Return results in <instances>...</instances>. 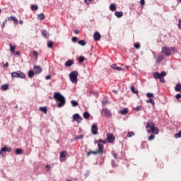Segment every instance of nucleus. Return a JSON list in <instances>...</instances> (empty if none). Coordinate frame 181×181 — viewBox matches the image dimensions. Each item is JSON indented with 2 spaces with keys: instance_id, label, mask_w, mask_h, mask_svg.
I'll use <instances>...</instances> for the list:
<instances>
[{
  "instance_id": "obj_54",
  "label": "nucleus",
  "mask_w": 181,
  "mask_h": 181,
  "mask_svg": "<svg viewBox=\"0 0 181 181\" xmlns=\"http://www.w3.org/2000/svg\"><path fill=\"white\" fill-rule=\"evenodd\" d=\"M16 54L17 56H20V55H21V52H20L19 51H17V52H16Z\"/></svg>"
},
{
  "instance_id": "obj_5",
  "label": "nucleus",
  "mask_w": 181,
  "mask_h": 181,
  "mask_svg": "<svg viewBox=\"0 0 181 181\" xmlns=\"http://www.w3.org/2000/svg\"><path fill=\"white\" fill-rule=\"evenodd\" d=\"M11 77L13 78H25L26 76L25 74L21 71H17L11 73Z\"/></svg>"
},
{
  "instance_id": "obj_55",
  "label": "nucleus",
  "mask_w": 181,
  "mask_h": 181,
  "mask_svg": "<svg viewBox=\"0 0 181 181\" xmlns=\"http://www.w3.org/2000/svg\"><path fill=\"white\" fill-rule=\"evenodd\" d=\"M136 110L137 111H139V110H141V106H137V107H136Z\"/></svg>"
},
{
  "instance_id": "obj_50",
  "label": "nucleus",
  "mask_w": 181,
  "mask_h": 181,
  "mask_svg": "<svg viewBox=\"0 0 181 181\" xmlns=\"http://www.w3.org/2000/svg\"><path fill=\"white\" fill-rule=\"evenodd\" d=\"M178 28H179V29H181V19L179 20Z\"/></svg>"
},
{
  "instance_id": "obj_27",
  "label": "nucleus",
  "mask_w": 181,
  "mask_h": 181,
  "mask_svg": "<svg viewBox=\"0 0 181 181\" xmlns=\"http://www.w3.org/2000/svg\"><path fill=\"white\" fill-rule=\"evenodd\" d=\"M33 76H35V72L33 70L29 71H28V77L30 78H32L33 77Z\"/></svg>"
},
{
  "instance_id": "obj_13",
  "label": "nucleus",
  "mask_w": 181,
  "mask_h": 181,
  "mask_svg": "<svg viewBox=\"0 0 181 181\" xmlns=\"http://www.w3.org/2000/svg\"><path fill=\"white\" fill-rule=\"evenodd\" d=\"M111 67L113 70H117V71H124V70H125L124 69L117 66V64H112Z\"/></svg>"
},
{
  "instance_id": "obj_24",
  "label": "nucleus",
  "mask_w": 181,
  "mask_h": 181,
  "mask_svg": "<svg viewBox=\"0 0 181 181\" xmlns=\"http://www.w3.org/2000/svg\"><path fill=\"white\" fill-rule=\"evenodd\" d=\"M83 118H85V119H88L90 118V113L88 112H85L83 113Z\"/></svg>"
},
{
  "instance_id": "obj_39",
  "label": "nucleus",
  "mask_w": 181,
  "mask_h": 181,
  "mask_svg": "<svg viewBox=\"0 0 181 181\" xmlns=\"http://www.w3.org/2000/svg\"><path fill=\"white\" fill-rule=\"evenodd\" d=\"M146 103H150L153 105H155V101L152 98H150L148 100L146 101Z\"/></svg>"
},
{
  "instance_id": "obj_14",
  "label": "nucleus",
  "mask_w": 181,
  "mask_h": 181,
  "mask_svg": "<svg viewBox=\"0 0 181 181\" xmlns=\"http://www.w3.org/2000/svg\"><path fill=\"white\" fill-rule=\"evenodd\" d=\"M66 156H67V151H64L60 153L61 160H66Z\"/></svg>"
},
{
  "instance_id": "obj_29",
  "label": "nucleus",
  "mask_w": 181,
  "mask_h": 181,
  "mask_svg": "<svg viewBox=\"0 0 181 181\" xmlns=\"http://www.w3.org/2000/svg\"><path fill=\"white\" fill-rule=\"evenodd\" d=\"M71 104L72 105V107H77L78 105V102L76 100H71Z\"/></svg>"
},
{
  "instance_id": "obj_60",
  "label": "nucleus",
  "mask_w": 181,
  "mask_h": 181,
  "mask_svg": "<svg viewBox=\"0 0 181 181\" xmlns=\"http://www.w3.org/2000/svg\"><path fill=\"white\" fill-rule=\"evenodd\" d=\"M103 104H107V102H103Z\"/></svg>"
},
{
  "instance_id": "obj_45",
  "label": "nucleus",
  "mask_w": 181,
  "mask_h": 181,
  "mask_svg": "<svg viewBox=\"0 0 181 181\" xmlns=\"http://www.w3.org/2000/svg\"><path fill=\"white\" fill-rule=\"evenodd\" d=\"M77 40H78V38H77V37H72V42L74 43H76L77 42Z\"/></svg>"
},
{
  "instance_id": "obj_17",
  "label": "nucleus",
  "mask_w": 181,
  "mask_h": 181,
  "mask_svg": "<svg viewBox=\"0 0 181 181\" xmlns=\"http://www.w3.org/2000/svg\"><path fill=\"white\" fill-rule=\"evenodd\" d=\"M74 63L73 60L69 59L65 63V66L66 67H71V66H73Z\"/></svg>"
},
{
  "instance_id": "obj_47",
  "label": "nucleus",
  "mask_w": 181,
  "mask_h": 181,
  "mask_svg": "<svg viewBox=\"0 0 181 181\" xmlns=\"http://www.w3.org/2000/svg\"><path fill=\"white\" fill-rule=\"evenodd\" d=\"M83 136H83V135L76 136V139H83Z\"/></svg>"
},
{
  "instance_id": "obj_56",
  "label": "nucleus",
  "mask_w": 181,
  "mask_h": 181,
  "mask_svg": "<svg viewBox=\"0 0 181 181\" xmlns=\"http://www.w3.org/2000/svg\"><path fill=\"white\" fill-rule=\"evenodd\" d=\"M19 23H20V25H23V21L21 20V21H19Z\"/></svg>"
},
{
  "instance_id": "obj_20",
  "label": "nucleus",
  "mask_w": 181,
  "mask_h": 181,
  "mask_svg": "<svg viewBox=\"0 0 181 181\" xmlns=\"http://www.w3.org/2000/svg\"><path fill=\"white\" fill-rule=\"evenodd\" d=\"M115 15L117 18H122L123 13L122 11H115Z\"/></svg>"
},
{
  "instance_id": "obj_44",
  "label": "nucleus",
  "mask_w": 181,
  "mask_h": 181,
  "mask_svg": "<svg viewBox=\"0 0 181 181\" xmlns=\"http://www.w3.org/2000/svg\"><path fill=\"white\" fill-rule=\"evenodd\" d=\"M6 22H8V20L4 21L3 22V23L1 24L2 29H4V28H5V25H6Z\"/></svg>"
},
{
  "instance_id": "obj_8",
  "label": "nucleus",
  "mask_w": 181,
  "mask_h": 181,
  "mask_svg": "<svg viewBox=\"0 0 181 181\" xmlns=\"http://www.w3.org/2000/svg\"><path fill=\"white\" fill-rule=\"evenodd\" d=\"M73 119H74V121H76V122H78V124H80V122H81V121L83 120V118L81 117H80V115L75 114L73 115Z\"/></svg>"
},
{
  "instance_id": "obj_48",
  "label": "nucleus",
  "mask_w": 181,
  "mask_h": 181,
  "mask_svg": "<svg viewBox=\"0 0 181 181\" xmlns=\"http://www.w3.org/2000/svg\"><path fill=\"white\" fill-rule=\"evenodd\" d=\"M140 4L142 6L145 5V0H140Z\"/></svg>"
},
{
  "instance_id": "obj_49",
  "label": "nucleus",
  "mask_w": 181,
  "mask_h": 181,
  "mask_svg": "<svg viewBox=\"0 0 181 181\" xmlns=\"http://www.w3.org/2000/svg\"><path fill=\"white\" fill-rule=\"evenodd\" d=\"M33 56H35V57H37L38 53L37 51H33Z\"/></svg>"
},
{
  "instance_id": "obj_21",
  "label": "nucleus",
  "mask_w": 181,
  "mask_h": 181,
  "mask_svg": "<svg viewBox=\"0 0 181 181\" xmlns=\"http://www.w3.org/2000/svg\"><path fill=\"white\" fill-rule=\"evenodd\" d=\"M119 112L122 115H125V114H128V108H124L122 110H120Z\"/></svg>"
},
{
  "instance_id": "obj_62",
  "label": "nucleus",
  "mask_w": 181,
  "mask_h": 181,
  "mask_svg": "<svg viewBox=\"0 0 181 181\" xmlns=\"http://www.w3.org/2000/svg\"><path fill=\"white\" fill-rule=\"evenodd\" d=\"M0 13H1V9H0Z\"/></svg>"
},
{
  "instance_id": "obj_36",
  "label": "nucleus",
  "mask_w": 181,
  "mask_h": 181,
  "mask_svg": "<svg viewBox=\"0 0 181 181\" xmlns=\"http://www.w3.org/2000/svg\"><path fill=\"white\" fill-rule=\"evenodd\" d=\"M22 153V150L21 148L16 149V155H21Z\"/></svg>"
},
{
  "instance_id": "obj_41",
  "label": "nucleus",
  "mask_w": 181,
  "mask_h": 181,
  "mask_svg": "<svg viewBox=\"0 0 181 181\" xmlns=\"http://www.w3.org/2000/svg\"><path fill=\"white\" fill-rule=\"evenodd\" d=\"M146 97H147L148 98H152L153 97V94L151 93H148L146 94Z\"/></svg>"
},
{
  "instance_id": "obj_19",
  "label": "nucleus",
  "mask_w": 181,
  "mask_h": 181,
  "mask_svg": "<svg viewBox=\"0 0 181 181\" xmlns=\"http://www.w3.org/2000/svg\"><path fill=\"white\" fill-rule=\"evenodd\" d=\"M7 21H13V22H15V23H18V18H16V17H15V16L8 17Z\"/></svg>"
},
{
  "instance_id": "obj_43",
  "label": "nucleus",
  "mask_w": 181,
  "mask_h": 181,
  "mask_svg": "<svg viewBox=\"0 0 181 181\" xmlns=\"http://www.w3.org/2000/svg\"><path fill=\"white\" fill-rule=\"evenodd\" d=\"M85 59L86 58H84V57H80L79 59H78L79 63H83V62H84Z\"/></svg>"
},
{
  "instance_id": "obj_58",
  "label": "nucleus",
  "mask_w": 181,
  "mask_h": 181,
  "mask_svg": "<svg viewBox=\"0 0 181 181\" xmlns=\"http://www.w3.org/2000/svg\"><path fill=\"white\" fill-rule=\"evenodd\" d=\"M74 32V33H76V35L78 34V31L76 30H75Z\"/></svg>"
},
{
  "instance_id": "obj_38",
  "label": "nucleus",
  "mask_w": 181,
  "mask_h": 181,
  "mask_svg": "<svg viewBox=\"0 0 181 181\" xmlns=\"http://www.w3.org/2000/svg\"><path fill=\"white\" fill-rule=\"evenodd\" d=\"M153 139H155V135H153V134H151V136H149L148 137V141H153Z\"/></svg>"
},
{
  "instance_id": "obj_59",
  "label": "nucleus",
  "mask_w": 181,
  "mask_h": 181,
  "mask_svg": "<svg viewBox=\"0 0 181 181\" xmlns=\"http://www.w3.org/2000/svg\"><path fill=\"white\" fill-rule=\"evenodd\" d=\"M94 144H98V141L95 140Z\"/></svg>"
},
{
  "instance_id": "obj_33",
  "label": "nucleus",
  "mask_w": 181,
  "mask_h": 181,
  "mask_svg": "<svg viewBox=\"0 0 181 181\" xmlns=\"http://www.w3.org/2000/svg\"><path fill=\"white\" fill-rule=\"evenodd\" d=\"M134 135H135V133H134L133 132H129L127 133L128 138H132V136H134Z\"/></svg>"
},
{
  "instance_id": "obj_23",
  "label": "nucleus",
  "mask_w": 181,
  "mask_h": 181,
  "mask_svg": "<svg viewBox=\"0 0 181 181\" xmlns=\"http://www.w3.org/2000/svg\"><path fill=\"white\" fill-rule=\"evenodd\" d=\"M40 111H42L45 114H47V107H40Z\"/></svg>"
},
{
  "instance_id": "obj_28",
  "label": "nucleus",
  "mask_w": 181,
  "mask_h": 181,
  "mask_svg": "<svg viewBox=\"0 0 181 181\" xmlns=\"http://www.w3.org/2000/svg\"><path fill=\"white\" fill-rule=\"evenodd\" d=\"M9 46H10V50L11 52V53H15V49H16V47L12 45V44H9Z\"/></svg>"
},
{
  "instance_id": "obj_42",
  "label": "nucleus",
  "mask_w": 181,
  "mask_h": 181,
  "mask_svg": "<svg viewBox=\"0 0 181 181\" xmlns=\"http://www.w3.org/2000/svg\"><path fill=\"white\" fill-rule=\"evenodd\" d=\"M175 98L178 100L180 103H181V95L180 94H177L175 96Z\"/></svg>"
},
{
  "instance_id": "obj_51",
  "label": "nucleus",
  "mask_w": 181,
  "mask_h": 181,
  "mask_svg": "<svg viewBox=\"0 0 181 181\" xmlns=\"http://www.w3.org/2000/svg\"><path fill=\"white\" fill-rule=\"evenodd\" d=\"M46 80H50V78H52V76L50 75H47L46 77H45Z\"/></svg>"
},
{
  "instance_id": "obj_6",
  "label": "nucleus",
  "mask_w": 181,
  "mask_h": 181,
  "mask_svg": "<svg viewBox=\"0 0 181 181\" xmlns=\"http://www.w3.org/2000/svg\"><path fill=\"white\" fill-rule=\"evenodd\" d=\"M78 76V72L76 71H71L69 74V78L74 84L77 83V77Z\"/></svg>"
},
{
  "instance_id": "obj_26",
  "label": "nucleus",
  "mask_w": 181,
  "mask_h": 181,
  "mask_svg": "<svg viewBox=\"0 0 181 181\" xmlns=\"http://www.w3.org/2000/svg\"><path fill=\"white\" fill-rule=\"evenodd\" d=\"M162 60H163V56L160 55L156 59V63H160V62H162Z\"/></svg>"
},
{
  "instance_id": "obj_7",
  "label": "nucleus",
  "mask_w": 181,
  "mask_h": 181,
  "mask_svg": "<svg viewBox=\"0 0 181 181\" xmlns=\"http://www.w3.org/2000/svg\"><path fill=\"white\" fill-rule=\"evenodd\" d=\"M106 136V143L108 142L109 144H114V141H115V136H114V134L107 133Z\"/></svg>"
},
{
  "instance_id": "obj_53",
  "label": "nucleus",
  "mask_w": 181,
  "mask_h": 181,
  "mask_svg": "<svg viewBox=\"0 0 181 181\" xmlns=\"http://www.w3.org/2000/svg\"><path fill=\"white\" fill-rule=\"evenodd\" d=\"M8 66H9V64L8 62H6L4 65V68H6L8 67Z\"/></svg>"
},
{
  "instance_id": "obj_1",
  "label": "nucleus",
  "mask_w": 181,
  "mask_h": 181,
  "mask_svg": "<svg viewBox=\"0 0 181 181\" xmlns=\"http://www.w3.org/2000/svg\"><path fill=\"white\" fill-rule=\"evenodd\" d=\"M107 144L106 140L99 139L98 144V150L93 151H90L87 153V156H90V155H97L100 153H104V145Z\"/></svg>"
},
{
  "instance_id": "obj_34",
  "label": "nucleus",
  "mask_w": 181,
  "mask_h": 181,
  "mask_svg": "<svg viewBox=\"0 0 181 181\" xmlns=\"http://www.w3.org/2000/svg\"><path fill=\"white\" fill-rule=\"evenodd\" d=\"M31 9H32V11H37L38 7L37 5L33 4V5H31Z\"/></svg>"
},
{
  "instance_id": "obj_15",
  "label": "nucleus",
  "mask_w": 181,
  "mask_h": 181,
  "mask_svg": "<svg viewBox=\"0 0 181 181\" xmlns=\"http://www.w3.org/2000/svg\"><path fill=\"white\" fill-rule=\"evenodd\" d=\"M94 40L98 41L101 39V35L98 32H95L93 35Z\"/></svg>"
},
{
  "instance_id": "obj_57",
  "label": "nucleus",
  "mask_w": 181,
  "mask_h": 181,
  "mask_svg": "<svg viewBox=\"0 0 181 181\" xmlns=\"http://www.w3.org/2000/svg\"><path fill=\"white\" fill-rule=\"evenodd\" d=\"M113 156H114L115 159H117V153H113Z\"/></svg>"
},
{
  "instance_id": "obj_35",
  "label": "nucleus",
  "mask_w": 181,
  "mask_h": 181,
  "mask_svg": "<svg viewBox=\"0 0 181 181\" xmlns=\"http://www.w3.org/2000/svg\"><path fill=\"white\" fill-rule=\"evenodd\" d=\"M47 47H49V49H52L53 47V42L52 41L48 42Z\"/></svg>"
},
{
  "instance_id": "obj_2",
  "label": "nucleus",
  "mask_w": 181,
  "mask_h": 181,
  "mask_svg": "<svg viewBox=\"0 0 181 181\" xmlns=\"http://www.w3.org/2000/svg\"><path fill=\"white\" fill-rule=\"evenodd\" d=\"M146 129L148 134H153L154 135L159 134V129L155 127V122L153 121H149L146 123Z\"/></svg>"
},
{
  "instance_id": "obj_61",
  "label": "nucleus",
  "mask_w": 181,
  "mask_h": 181,
  "mask_svg": "<svg viewBox=\"0 0 181 181\" xmlns=\"http://www.w3.org/2000/svg\"><path fill=\"white\" fill-rule=\"evenodd\" d=\"M16 108H18V105L16 106Z\"/></svg>"
},
{
  "instance_id": "obj_11",
  "label": "nucleus",
  "mask_w": 181,
  "mask_h": 181,
  "mask_svg": "<svg viewBox=\"0 0 181 181\" xmlns=\"http://www.w3.org/2000/svg\"><path fill=\"white\" fill-rule=\"evenodd\" d=\"M91 132L93 135H97L98 133V127L97 124H93L91 127Z\"/></svg>"
},
{
  "instance_id": "obj_31",
  "label": "nucleus",
  "mask_w": 181,
  "mask_h": 181,
  "mask_svg": "<svg viewBox=\"0 0 181 181\" xmlns=\"http://www.w3.org/2000/svg\"><path fill=\"white\" fill-rule=\"evenodd\" d=\"M37 16L40 21H43V19H45V14L43 13L38 14Z\"/></svg>"
},
{
  "instance_id": "obj_9",
  "label": "nucleus",
  "mask_w": 181,
  "mask_h": 181,
  "mask_svg": "<svg viewBox=\"0 0 181 181\" xmlns=\"http://www.w3.org/2000/svg\"><path fill=\"white\" fill-rule=\"evenodd\" d=\"M11 151H12V148H11V147H7L6 146H4L0 150V155H2V153L5 152H11Z\"/></svg>"
},
{
  "instance_id": "obj_16",
  "label": "nucleus",
  "mask_w": 181,
  "mask_h": 181,
  "mask_svg": "<svg viewBox=\"0 0 181 181\" xmlns=\"http://www.w3.org/2000/svg\"><path fill=\"white\" fill-rule=\"evenodd\" d=\"M103 112L106 117H111V112L108 109H103Z\"/></svg>"
},
{
  "instance_id": "obj_25",
  "label": "nucleus",
  "mask_w": 181,
  "mask_h": 181,
  "mask_svg": "<svg viewBox=\"0 0 181 181\" xmlns=\"http://www.w3.org/2000/svg\"><path fill=\"white\" fill-rule=\"evenodd\" d=\"M110 11H112V12H114V11L117 9V7H115V4H110Z\"/></svg>"
},
{
  "instance_id": "obj_10",
  "label": "nucleus",
  "mask_w": 181,
  "mask_h": 181,
  "mask_svg": "<svg viewBox=\"0 0 181 181\" xmlns=\"http://www.w3.org/2000/svg\"><path fill=\"white\" fill-rule=\"evenodd\" d=\"M162 52L165 56H170V49L168 47H163L162 48Z\"/></svg>"
},
{
  "instance_id": "obj_18",
  "label": "nucleus",
  "mask_w": 181,
  "mask_h": 181,
  "mask_svg": "<svg viewBox=\"0 0 181 181\" xmlns=\"http://www.w3.org/2000/svg\"><path fill=\"white\" fill-rule=\"evenodd\" d=\"M42 36H43L44 37H45L46 39H47V37H49V32H47V30H44L42 31Z\"/></svg>"
},
{
  "instance_id": "obj_46",
  "label": "nucleus",
  "mask_w": 181,
  "mask_h": 181,
  "mask_svg": "<svg viewBox=\"0 0 181 181\" xmlns=\"http://www.w3.org/2000/svg\"><path fill=\"white\" fill-rule=\"evenodd\" d=\"M93 0H84V2H85V4H86L87 5H88L89 4H91V1H92Z\"/></svg>"
},
{
  "instance_id": "obj_12",
  "label": "nucleus",
  "mask_w": 181,
  "mask_h": 181,
  "mask_svg": "<svg viewBox=\"0 0 181 181\" xmlns=\"http://www.w3.org/2000/svg\"><path fill=\"white\" fill-rule=\"evenodd\" d=\"M33 69L35 74H40L42 73V67L40 66H34Z\"/></svg>"
},
{
  "instance_id": "obj_30",
  "label": "nucleus",
  "mask_w": 181,
  "mask_h": 181,
  "mask_svg": "<svg viewBox=\"0 0 181 181\" xmlns=\"http://www.w3.org/2000/svg\"><path fill=\"white\" fill-rule=\"evenodd\" d=\"M78 45H81V46H86V42L83 40H81L78 42Z\"/></svg>"
},
{
  "instance_id": "obj_22",
  "label": "nucleus",
  "mask_w": 181,
  "mask_h": 181,
  "mask_svg": "<svg viewBox=\"0 0 181 181\" xmlns=\"http://www.w3.org/2000/svg\"><path fill=\"white\" fill-rule=\"evenodd\" d=\"M9 88V85L8 84H4L1 86V89L3 91H6Z\"/></svg>"
},
{
  "instance_id": "obj_37",
  "label": "nucleus",
  "mask_w": 181,
  "mask_h": 181,
  "mask_svg": "<svg viewBox=\"0 0 181 181\" xmlns=\"http://www.w3.org/2000/svg\"><path fill=\"white\" fill-rule=\"evenodd\" d=\"M131 90L132 91V93H134V94H138V90H135V86H132L131 87Z\"/></svg>"
},
{
  "instance_id": "obj_63",
  "label": "nucleus",
  "mask_w": 181,
  "mask_h": 181,
  "mask_svg": "<svg viewBox=\"0 0 181 181\" xmlns=\"http://www.w3.org/2000/svg\"><path fill=\"white\" fill-rule=\"evenodd\" d=\"M180 1L181 2V0H180Z\"/></svg>"
},
{
  "instance_id": "obj_4",
  "label": "nucleus",
  "mask_w": 181,
  "mask_h": 181,
  "mask_svg": "<svg viewBox=\"0 0 181 181\" xmlns=\"http://www.w3.org/2000/svg\"><path fill=\"white\" fill-rule=\"evenodd\" d=\"M166 76V72L162 71L160 74L159 72H154L153 73V78H156V80H159L160 83H165V78L163 77Z\"/></svg>"
},
{
  "instance_id": "obj_40",
  "label": "nucleus",
  "mask_w": 181,
  "mask_h": 181,
  "mask_svg": "<svg viewBox=\"0 0 181 181\" xmlns=\"http://www.w3.org/2000/svg\"><path fill=\"white\" fill-rule=\"evenodd\" d=\"M134 47H135L136 49H141V44H139V43H138V42L135 43V44H134Z\"/></svg>"
},
{
  "instance_id": "obj_3",
  "label": "nucleus",
  "mask_w": 181,
  "mask_h": 181,
  "mask_svg": "<svg viewBox=\"0 0 181 181\" xmlns=\"http://www.w3.org/2000/svg\"><path fill=\"white\" fill-rule=\"evenodd\" d=\"M54 98L56 100L57 103L58 108H62V107H64L66 104V98L62 93L57 92L54 94Z\"/></svg>"
},
{
  "instance_id": "obj_32",
  "label": "nucleus",
  "mask_w": 181,
  "mask_h": 181,
  "mask_svg": "<svg viewBox=\"0 0 181 181\" xmlns=\"http://www.w3.org/2000/svg\"><path fill=\"white\" fill-rule=\"evenodd\" d=\"M175 91L181 92V84H177L176 85Z\"/></svg>"
},
{
  "instance_id": "obj_52",
  "label": "nucleus",
  "mask_w": 181,
  "mask_h": 181,
  "mask_svg": "<svg viewBox=\"0 0 181 181\" xmlns=\"http://www.w3.org/2000/svg\"><path fill=\"white\" fill-rule=\"evenodd\" d=\"M46 168H47V172H49V170H50V165H47Z\"/></svg>"
}]
</instances>
